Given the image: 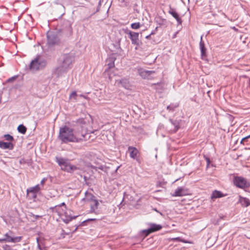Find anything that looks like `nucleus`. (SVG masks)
<instances>
[{
    "label": "nucleus",
    "instance_id": "nucleus-20",
    "mask_svg": "<svg viewBox=\"0 0 250 250\" xmlns=\"http://www.w3.org/2000/svg\"><path fill=\"white\" fill-rule=\"evenodd\" d=\"M96 199V197L92 193L86 191L85 192V197L82 200L87 203L92 202L93 200Z\"/></svg>",
    "mask_w": 250,
    "mask_h": 250
},
{
    "label": "nucleus",
    "instance_id": "nucleus-22",
    "mask_svg": "<svg viewBox=\"0 0 250 250\" xmlns=\"http://www.w3.org/2000/svg\"><path fill=\"white\" fill-rule=\"evenodd\" d=\"M239 202L244 207H247L250 205V200L247 198L241 196H239Z\"/></svg>",
    "mask_w": 250,
    "mask_h": 250
},
{
    "label": "nucleus",
    "instance_id": "nucleus-21",
    "mask_svg": "<svg viewBox=\"0 0 250 250\" xmlns=\"http://www.w3.org/2000/svg\"><path fill=\"white\" fill-rule=\"evenodd\" d=\"M0 148L2 149H9L12 150L14 148V145L10 142H4L0 141Z\"/></svg>",
    "mask_w": 250,
    "mask_h": 250
},
{
    "label": "nucleus",
    "instance_id": "nucleus-24",
    "mask_svg": "<svg viewBox=\"0 0 250 250\" xmlns=\"http://www.w3.org/2000/svg\"><path fill=\"white\" fill-rule=\"evenodd\" d=\"M155 22L160 26L165 25L167 22L165 19L161 16H157L155 18Z\"/></svg>",
    "mask_w": 250,
    "mask_h": 250
},
{
    "label": "nucleus",
    "instance_id": "nucleus-34",
    "mask_svg": "<svg viewBox=\"0 0 250 250\" xmlns=\"http://www.w3.org/2000/svg\"><path fill=\"white\" fill-rule=\"evenodd\" d=\"M67 33H66L67 35V36L71 35L73 33V30H72V28L71 27V26L70 25L67 27Z\"/></svg>",
    "mask_w": 250,
    "mask_h": 250
},
{
    "label": "nucleus",
    "instance_id": "nucleus-49",
    "mask_svg": "<svg viewBox=\"0 0 250 250\" xmlns=\"http://www.w3.org/2000/svg\"><path fill=\"white\" fill-rule=\"evenodd\" d=\"M158 26H157V27H156L155 28V29L154 31H157V30H158Z\"/></svg>",
    "mask_w": 250,
    "mask_h": 250
},
{
    "label": "nucleus",
    "instance_id": "nucleus-3",
    "mask_svg": "<svg viewBox=\"0 0 250 250\" xmlns=\"http://www.w3.org/2000/svg\"><path fill=\"white\" fill-rule=\"evenodd\" d=\"M74 61V58L70 53L63 54L61 57L58 59V64L65 67L68 70L70 69L71 67L73 62Z\"/></svg>",
    "mask_w": 250,
    "mask_h": 250
},
{
    "label": "nucleus",
    "instance_id": "nucleus-7",
    "mask_svg": "<svg viewBox=\"0 0 250 250\" xmlns=\"http://www.w3.org/2000/svg\"><path fill=\"white\" fill-rule=\"evenodd\" d=\"M138 73L139 75L144 79H152V75L155 73L154 70H147L143 68L138 69Z\"/></svg>",
    "mask_w": 250,
    "mask_h": 250
},
{
    "label": "nucleus",
    "instance_id": "nucleus-9",
    "mask_svg": "<svg viewBox=\"0 0 250 250\" xmlns=\"http://www.w3.org/2000/svg\"><path fill=\"white\" fill-rule=\"evenodd\" d=\"M68 70L65 67L62 66L60 64L55 68L52 72V74L55 76L57 78H59L67 72Z\"/></svg>",
    "mask_w": 250,
    "mask_h": 250
},
{
    "label": "nucleus",
    "instance_id": "nucleus-10",
    "mask_svg": "<svg viewBox=\"0 0 250 250\" xmlns=\"http://www.w3.org/2000/svg\"><path fill=\"white\" fill-rule=\"evenodd\" d=\"M233 183L235 186L241 188H245L248 187L246 179L241 177H235Z\"/></svg>",
    "mask_w": 250,
    "mask_h": 250
},
{
    "label": "nucleus",
    "instance_id": "nucleus-47",
    "mask_svg": "<svg viewBox=\"0 0 250 250\" xmlns=\"http://www.w3.org/2000/svg\"><path fill=\"white\" fill-rule=\"evenodd\" d=\"M154 210L155 211H157V212L160 213V214L161 215H162V213L161 212H160L159 211H158L157 210V209H156V208L154 209Z\"/></svg>",
    "mask_w": 250,
    "mask_h": 250
},
{
    "label": "nucleus",
    "instance_id": "nucleus-37",
    "mask_svg": "<svg viewBox=\"0 0 250 250\" xmlns=\"http://www.w3.org/2000/svg\"><path fill=\"white\" fill-rule=\"evenodd\" d=\"M228 119H229V120L232 123L233 121V120H234V117L232 116V115H231L230 114H228Z\"/></svg>",
    "mask_w": 250,
    "mask_h": 250
},
{
    "label": "nucleus",
    "instance_id": "nucleus-36",
    "mask_svg": "<svg viewBox=\"0 0 250 250\" xmlns=\"http://www.w3.org/2000/svg\"><path fill=\"white\" fill-rule=\"evenodd\" d=\"M204 158H205V159L206 160V162H207V167L208 168L209 167V165L210 163V159L208 157L206 156H204Z\"/></svg>",
    "mask_w": 250,
    "mask_h": 250
},
{
    "label": "nucleus",
    "instance_id": "nucleus-51",
    "mask_svg": "<svg viewBox=\"0 0 250 250\" xmlns=\"http://www.w3.org/2000/svg\"><path fill=\"white\" fill-rule=\"evenodd\" d=\"M1 96L0 95V103H1Z\"/></svg>",
    "mask_w": 250,
    "mask_h": 250
},
{
    "label": "nucleus",
    "instance_id": "nucleus-28",
    "mask_svg": "<svg viewBox=\"0 0 250 250\" xmlns=\"http://www.w3.org/2000/svg\"><path fill=\"white\" fill-rule=\"evenodd\" d=\"M179 104L178 103H172L167 107V110L169 111H174L177 107L179 106Z\"/></svg>",
    "mask_w": 250,
    "mask_h": 250
},
{
    "label": "nucleus",
    "instance_id": "nucleus-45",
    "mask_svg": "<svg viewBox=\"0 0 250 250\" xmlns=\"http://www.w3.org/2000/svg\"><path fill=\"white\" fill-rule=\"evenodd\" d=\"M150 36H151V35H150V34H149V35H148L146 36V39H149V38H150Z\"/></svg>",
    "mask_w": 250,
    "mask_h": 250
},
{
    "label": "nucleus",
    "instance_id": "nucleus-12",
    "mask_svg": "<svg viewBox=\"0 0 250 250\" xmlns=\"http://www.w3.org/2000/svg\"><path fill=\"white\" fill-rule=\"evenodd\" d=\"M12 234V232L11 231H9L8 232L4 234V239L5 240V242H13L16 243L19 242L21 240V236H17V237H12L11 234Z\"/></svg>",
    "mask_w": 250,
    "mask_h": 250
},
{
    "label": "nucleus",
    "instance_id": "nucleus-29",
    "mask_svg": "<svg viewBox=\"0 0 250 250\" xmlns=\"http://www.w3.org/2000/svg\"><path fill=\"white\" fill-rule=\"evenodd\" d=\"M171 123L174 126V131H177L180 128V123L178 121L175 120L173 121L170 120Z\"/></svg>",
    "mask_w": 250,
    "mask_h": 250
},
{
    "label": "nucleus",
    "instance_id": "nucleus-48",
    "mask_svg": "<svg viewBox=\"0 0 250 250\" xmlns=\"http://www.w3.org/2000/svg\"><path fill=\"white\" fill-rule=\"evenodd\" d=\"M36 240H37V243L38 244V243H39V238H38H38H37Z\"/></svg>",
    "mask_w": 250,
    "mask_h": 250
},
{
    "label": "nucleus",
    "instance_id": "nucleus-16",
    "mask_svg": "<svg viewBox=\"0 0 250 250\" xmlns=\"http://www.w3.org/2000/svg\"><path fill=\"white\" fill-rule=\"evenodd\" d=\"M187 194V190L185 189L184 188L180 187L176 189L175 192L172 194V196L173 197L183 196L186 195Z\"/></svg>",
    "mask_w": 250,
    "mask_h": 250
},
{
    "label": "nucleus",
    "instance_id": "nucleus-38",
    "mask_svg": "<svg viewBox=\"0 0 250 250\" xmlns=\"http://www.w3.org/2000/svg\"><path fill=\"white\" fill-rule=\"evenodd\" d=\"M17 78V76H14V77H12L9 79H8L7 80V82H12L14 80H15L16 79V78Z\"/></svg>",
    "mask_w": 250,
    "mask_h": 250
},
{
    "label": "nucleus",
    "instance_id": "nucleus-50",
    "mask_svg": "<svg viewBox=\"0 0 250 250\" xmlns=\"http://www.w3.org/2000/svg\"><path fill=\"white\" fill-rule=\"evenodd\" d=\"M65 233L64 230L63 229H62V234H63V233Z\"/></svg>",
    "mask_w": 250,
    "mask_h": 250
},
{
    "label": "nucleus",
    "instance_id": "nucleus-15",
    "mask_svg": "<svg viewBox=\"0 0 250 250\" xmlns=\"http://www.w3.org/2000/svg\"><path fill=\"white\" fill-rule=\"evenodd\" d=\"M200 49L201 51V57L202 59L205 60L207 57V49L205 47V45L203 41V36L201 37L200 42L199 43Z\"/></svg>",
    "mask_w": 250,
    "mask_h": 250
},
{
    "label": "nucleus",
    "instance_id": "nucleus-19",
    "mask_svg": "<svg viewBox=\"0 0 250 250\" xmlns=\"http://www.w3.org/2000/svg\"><path fill=\"white\" fill-rule=\"evenodd\" d=\"M149 228L148 229L149 232H153L160 230L162 228L161 225H157L154 223H149Z\"/></svg>",
    "mask_w": 250,
    "mask_h": 250
},
{
    "label": "nucleus",
    "instance_id": "nucleus-5",
    "mask_svg": "<svg viewBox=\"0 0 250 250\" xmlns=\"http://www.w3.org/2000/svg\"><path fill=\"white\" fill-rule=\"evenodd\" d=\"M47 44L50 47H52L59 44L60 39L57 34L51 32L48 33L47 35Z\"/></svg>",
    "mask_w": 250,
    "mask_h": 250
},
{
    "label": "nucleus",
    "instance_id": "nucleus-46",
    "mask_svg": "<svg viewBox=\"0 0 250 250\" xmlns=\"http://www.w3.org/2000/svg\"><path fill=\"white\" fill-rule=\"evenodd\" d=\"M155 33V31L154 30V31H152L150 34L151 35H154Z\"/></svg>",
    "mask_w": 250,
    "mask_h": 250
},
{
    "label": "nucleus",
    "instance_id": "nucleus-18",
    "mask_svg": "<svg viewBox=\"0 0 250 250\" xmlns=\"http://www.w3.org/2000/svg\"><path fill=\"white\" fill-rule=\"evenodd\" d=\"M169 14L171 15L173 18H174L177 21V22L179 24H181L182 23V19L179 17V15L176 12L175 10L171 7L169 8V10L168 11Z\"/></svg>",
    "mask_w": 250,
    "mask_h": 250
},
{
    "label": "nucleus",
    "instance_id": "nucleus-42",
    "mask_svg": "<svg viewBox=\"0 0 250 250\" xmlns=\"http://www.w3.org/2000/svg\"><path fill=\"white\" fill-rule=\"evenodd\" d=\"M95 220V219H87L86 220L83 221V223H85V222L89 221H94Z\"/></svg>",
    "mask_w": 250,
    "mask_h": 250
},
{
    "label": "nucleus",
    "instance_id": "nucleus-11",
    "mask_svg": "<svg viewBox=\"0 0 250 250\" xmlns=\"http://www.w3.org/2000/svg\"><path fill=\"white\" fill-rule=\"evenodd\" d=\"M128 34L129 35V38L131 40L132 44L139 46L141 43L139 39V33L129 31Z\"/></svg>",
    "mask_w": 250,
    "mask_h": 250
},
{
    "label": "nucleus",
    "instance_id": "nucleus-30",
    "mask_svg": "<svg viewBox=\"0 0 250 250\" xmlns=\"http://www.w3.org/2000/svg\"><path fill=\"white\" fill-rule=\"evenodd\" d=\"M18 130L20 133L24 134L26 132L27 129L23 125H20L18 127Z\"/></svg>",
    "mask_w": 250,
    "mask_h": 250
},
{
    "label": "nucleus",
    "instance_id": "nucleus-23",
    "mask_svg": "<svg viewBox=\"0 0 250 250\" xmlns=\"http://www.w3.org/2000/svg\"><path fill=\"white\" fill-rule=\"evenodd\" d=\"M61 206H63V207H64V208L65 209L66 208V205H65V203L62 202V203L60 205H56V206H55L54 207L50 208V209H51L53 212H56L59 215H61V212H60L58 210V208H60Z\"/></svg>",
    "mask_w": 250,
    "mask_h": 250
},
{
    "label": "nucleus",
    "instance_id": "nucleus-32",
    "mask_svg": "<svg viewBox=\"0 0 250 250\" xmlns=\"http://www.w3.org/2000/svg\"><path fill=\"white\" fill-rule=\"evenodd\" d=\"M141 26L140 22H134L131 24V27L133 29H139Z\"/></svg>",
    "mask_w": 250,
    "mask_h": 250
},
{
    "label": "nucleus",
    "instance_id": "nucleus-33",
    "mask_svg": "<svg viewBox=\"0 0 250 250\" xmlns=\"http://www.w3.org/2000/svg\"><path fill=\"white\" fill-rule=\"evenodd\" d=\"M4 137L7 141H13L14 140L13 137L10 134H6Z\"/></svg>",
    "mask_w": 250,
    "mask_h": 250
},
{
    "label": "nucleus",
    "instance_id": "nucleus-53",
    "mask_svg": "<svg viewBox=\"0 0 250 250\" xmlns=\"http://www.w3.org/2000/svg\"><path fill=\"white\" fill-rule=\"evenodd\" d=\"M120 167V166H118L116 169V170H117Z\"/></svg>",
    "mask_w": 250,
    "mask_h": 250
},
{
    "label": "nucleus",
    "instance_id": "nucleus-52",
    "mask_svg": "<svg viewBox=\"0 0 250 250\" xmlns=\"http://www.w3.org/2000/svg\"><path fill=\"white\" fill-rule=\"evenodd\" d=\"M81 97H83V98H85V96L83 95H80Z\"/></svg>",
    "mask_w": 250,
    "mask_h": 250
},
{
    "label": "nucleus",
    "instance_id": "nucleus-41",
    "mask_svg": "<svg viewBox=\"0 0 250 250\" xmlns=\"http://www.w3.org/2000/svg\"><path fill=\"white\" fill-rule=\"evenodd\" d=\"M47 179L45 178H43L41 181V184L43 185Z\"/></svg>",
    "mask_w": 250,
    "mask_h": 250
},
{
    "label": "nucleus",
    "instance_id": "nucleus-4",
    "mask_svg": "<svg viewBox=\"0 0 250 250\" xmlns=\"http://www.w3.org/2000/svg\"><path fill=\"white\" fill-rule=\"evenodd\" d=\"M46 65V61L37 56L36 58L33 60L29 65V69L32 71H36L43 69Z\"/></svg>",
    "mask_w": 250,
    "mask_h": 250
},
{
    "label": "nucleus",
    "instance_id": "nucleus-2",
    "mask_svg": "<svg viewBox=\"0 0 250 250\" xmlns=\"http://www.w3.org/2000/svg\"><path fill=\"white\" fill-rule=\"evenodd\" d=\"M55 159L56 162L61 167V169L63 171L72 172L77 169L76 166L71 165L67 159L56 157Z\"/></svg>",
    "mask_w": 250,
    "mask_h": 250
},
{
    "label": "nucleus",
    "instance_id": "nucleus-6",
    "mask_svg": "<svg viewBox=\"0 0 250 250\" xmlns=\"http://www.w3.org/2000/svg\"><path fill=\"white\" fill-rule=\"evenodd\" d=\"M39 185L27 189V198L29 200H35L37 196V193L40 190Z\"/></svg>",
    "mask_w": 250,
    "mask_h": 250
},
{
    "label": "nucleus",
    "instance_id": "nucleus-39",
    "mask_svg": "<svg viewBox=\"0 0 250 250\" xmlns=\"http://www.w3.org/2000/svg\"><path fill=\"white\" fill-rule=\"evenodd\" d=\"M147 230H148V229H145V230H143V232L145 234L146 236H147L151 233V232H149V231H148Z\"/></svg>",
    "mask_w": 250,
    "mask_h": 250
},
{
    "label": "nucleus",
    "instance_id": "nucleus-31",
    "mask_svg": "<svg viewBox=\"0 0 250 250\" xmlns=\"http://www.w3.org/2000/svg\"><path fill=\"white\" fill-rule=\"evenodd\" d=\"M249 139H250V134L249 135L243 138L241 140L240 143L244 145H248L249 143Z\"/></svg>",
    "mask_w": 250,
    "mask_h": 250
},
{
    "label": "nucleus",
    "instance_id": "nucleus-8",
    "mask_svg": "<svg viewBox=\"0 0 250 250\" xmlns=\"http://www.w3.org/2000/svg\"><path fill=\"white\" fill-rule=\"evenodd\" d=\"M128 150L129 152L130 157L134 160H135L139 164L141 163V160L139 157V150L134 146H129Z\"/></svg>",
    "mask_w": 250,
    "mask_h": 250
},
{
    "label": "nucleus",
    "instance_id": "nucleus-14",
    "mask_svg": "<svg viewBox=\"0 0 250 250\" xmlns=\"http://www.w3.org/2000/svg\"><path fill=\"white\" fill-rule=\"evenodd\" d=\"M74 122L77 125L78 130L79 129V127L81 128V131H79V133H81L83 131V132L85 133L86 135V128L85 125L86 123L84 119L83 118H80Z\"/></svg>",
    "mask_w": 250,
    "mask_h": 250
},
{
    "label": "nucleus",
    "instance_id": "nucleus-26",
    "mask_svg": "<svg viewBox=\"0 0 250 250\" xmlns=\"http://www.w3.org/2000/svg\"><path fill=\"white\" fill-rule=\"evenodd\" d=\"M223 196V193L220 191L217 190H214L212 192V194L211 195V198L212 199L220 198Z\"/></svg>",
    "mask_w": 250,
    "mask_h": 250
},
{
    "label": "nucleus",
    "instance_id": "nucleus-40",
    "mask_svg": "<svg viewBox=\"0 0 250 250\" xmlns=\"http://www.w3.org/2000/svg\"><path fill=\"white\" fill-rule=\"evenodd\" d=\"M32 216L33 217H35V218L36 219H39V218H42V216H41V215H35V214H33L32 215Z\"/></svg>",
    "mask_w": 250,
    "mask_h": 250
},
{
    "label": "nucleus",
    "instance_id": "nucleus-27",
    "mask_svg": "<svg viewBox=\"0 0 250 250\" xmlns=\"http://www.w3.org/2000/svg\"><path fill=\"white\" fill-rule=\"evenodd\" d=\"M115 60V59L114 58H109L107 59V66H108V69H110L111 68H113L115 66L114 64V61Z\"/></svg>",
    "mask_w": 250,
    "mask_h": 250
},
{
    "label": "nucleus",
    "instance_id": "nucleus-1",
    "mask_svg": "<svg viewBox=\"0 0 250 250\" xmlns=\"http://www.w3.org/2000/svg\"><path fill=\"white\" fill-rule=\"evenodd\" d=\"M85 133H79V131H75L74 129L69 127L67 125H63L60 127L58 139L62 143L67 144L70 142L78 143L84 139Z\"/></svg>",
    "mask_w": 250,
    "mask_h": 250
},
{
    "label": "nucleus",
    "instance_id": "nucleus-44",
    "mask_svg": "<svg viewBox=\"0 0 250 250\" xmlns=\"http://www.w3.org/2000/svg\"><path fill=\"white\" fill-rule=\"evenodd\" d=\"M4 238H0V243H3L5 242Z\"/></svg>",
    "mask_w": 250,
    "mask_h": 250
},
{
    "label": "nucleus",
    "instance_id": "nucleus-13",
    "mask_svg": "<svg viewBox=\"0 0 250 250\" xmlns=\"http://www.w3.org/2000/svg\"><path fill=\"white\" fill-rule=\"evenodd\" d=\"M70 212V210H68L65 212L63 214L61 213V215H60L62 221L66 224L68 223L72 220L76 218L78 216V215H71Z\"/></svg>",
    "mask_w": 250,
    "mask_h": 250
},
{
    "label": "nucleus",
    "instance_id": "nucleus-54",
    "mask_svg": "<svg viewBox=\"0 0 250 250\" xmlns=\"http://www.w3.org/2000/svg\"><path fill=\"white\" fill-rule=\"evenodd\" d=\"M188 1H189V0H188Z\"/></svg>",
    "mask_w": 250,
    "mask_h": 250
},
{
    "label": "nucleus",
    "instance_id": "nucleus-17",
    "mask_svg": "<svg viewBox=\"0 0 250 250\" xmlns=\"http://www.w3.org/2000/svg\"><path fill=\"white\" fill-rule=\"evenodd\" d=\"M89 203L90 207V212L98 214V212L96 210L98 208V206L99 205L98 201L96 199Z\"/></svg>",
    "mask_w": 250,
    "mask_h": 250
},
{
    "label": "nucleus",
    "instance_id": "nucleus-43",
    "mask_svg": "<svg viewBox=\"0 0 250 250\" xmlns=\"http://www.w3.org/2000/svg\"><path fill=\"white\" fill-rule=\"evenodd\" d=\"M38 249L40 250H42V248L40 245V244H39V243H38Z\"/></svg>",
    "mask_w": 250,
    "mask_h": 250
},
{
    "label": "nucleus",
    "instance_id": "nucleus-25",
    "mask_svg": "<svg viewBox=\"0 0 250 250\" xmlns=\"http://www.w3.org/2000/svg\"><path fill=\"white\" fill-rule=\"evenodd\" d=\"M119 83L122 84V86L125 89H128L129 87V80L127 78H123L120 80Z\"/></svg>",
    "mask_w": 250,
    "mask_h": 250
},
{
    "label": "nucleus",
    "instance_id": "nucleus-35",
    "mask_svg": "<svg viewBox=\"0 0 250 250\" xmlns=\"http://www.w3.org/2000/svg\"><path fill=\"white\" fill-rule=\"evenodd\" d=\"M77 96V94L76 91H73L71 94L70 95L69 98H74L75 100H76V97Z\"/></svg>",
    "mask_w": 250,
    "mask_h": 250
}]
</instances>
